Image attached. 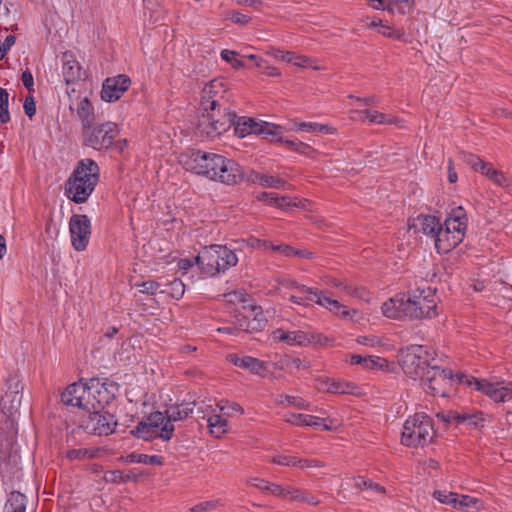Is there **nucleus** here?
Listing matches in <instances>:
<instances>
[{
  "label": "nucleus",
  "instance_id": "obj_47",
  "mask_svg": "<svg viewBox=\"0 0 512 512\" xmlns=\"http://www.w3.org/2000/svg\"><path fill=\"white\" fill-rule=\"evenodd\" d=\"M204 95L208 98L219 99V93L224 92L221 80L214 79L202 89Z\"/></svg>",
  "mask_w": 512,
  "mask_h": 512
},
{
  "label": "nucleus",
  "instance_id": "obj_40",
  "mask_svg": "<svg viewBox=\"0 0 512 512\" xmlns=\"http://www.w3.org/2000/svg\"><path fill=\"white\" fill-rule=\"evenodd\" d=\"M297 128L306 132H318L326 134H334L336 129L329 125L319 124L315 122H301L297 124Z\"/></svg>",
  "mask_w": 512,
  "mask_h": 512
},
{
  "label": "nucleus",
  "instance_id": "obj_44",
  "mask_svg": "<svg viewBox=\"0 0 512 512\" xmlns=\"http://www.w3.org/2000/svg\"><path fill=\"white\" fill-rule=\"evenodd\" d=\"M9 93L6 89L0 87V122L6 124L10 121L8 111Z\"/></svg>",
  "mask_w": 512,
  "mask_h": 512
},
{
  "label": "nucleus",
  "instance_id": "obj_45",
  "mask_svg": "<svg viewBox=\"0 0 512 512\" xmlns=\"http://www.w3.org/2000/svg\"><path fill=\"white\" fill-rule=\"evenodd\" d=\"M433 497L440 503L452 505L454 508L458 505V494L447 491H434Z\"/></svg>",
  "mask_w": 512,
  "mask_h": 512
},
{
  "label": "nucleus",
  "instance_id": "obj_24",
  "mask_svg": "<svg viewBox=\"0 0 512 512\" xmlns=\"http://www.w3.org/2000/svg\"><path fill=\"white\" fill-rule=\"evenodd\" d=\"M131 80L127 75L120 74L107 78L102 85L101 98L106 102L118 100L130 87Z\"/></svg>",
  "mask_w": 512,
  "mask_h": 512
},
{
  "label": "nucleus",
  "instance_id": "obj_6",
  "mask_svg": "<svg viewBox=\"0 0 512 512\" xmlns=\"http://www.w3.org/2000/svg\"><path fill=\"white\" fill-rule=\"evenodd\" d=\"M283 297L296 305L308 307L311 306L312 303H316L336 315H340L342 318L346 319L351 317V311L339 301L332 299L326 295L324 291L306 285L297 287V290L290 294L285 293Z\"/></svg>",
  "mask_w": 512,
  "mask_h": 512
},
{
  "label": "nucleus",
  "instance_id": "obj_62",
  "mask_svg": "<svg viewBox=\"0 0 512 512\" xmlns=\"http://www.w3.org/2000/svg\"><path fill=\"white\" fill-rule=\"evenodd\" d=\"M379 32L386 37L397 39V40H400L404 36V33L402 31L392 30L391 27H389L387 25H381V29L379 30Z\"/></svg>",
  "mask_w": 512,
  "mask_h": 512
},
{
  "label": "nucleus",
  "instance_id": "obj_12",
  "mask_svg": "<svg viewBox=\"0 0 512 512\" xmlns=\"http://www.w3.org/2000/svg\"><path fill=\"white\" fill-rule=\"evenodd\" d=\"M4 395L0 400L2 419H11L15 422V416L19 412L22 401L23 385L16 374L9 375L5 383Z\"/></svg>",
  "mask_w": 512,
  "mask_h": 512
},
{
  "label": "nucleus",
  "instance_id": "obj_23",
  "mask_svg": "<svg viewBox=\"0 0 512 512\" xmlns=\"http://www.w3.org/2000/svg\"><path fill=\"white\" fill-rule=\"evenodd\" d=\"M266 323L267 320L261 307L252 306L248 310V314H239L236 316L235 327L237 332L253 333L264 329Z\"/></svg>",
  "mask_w": 512,
  "mask_h": 512
},
{
  "label": "nucleus",
  "instance_id": "obj_19",
  "mask_svg": "<svg viewBox=\"0 0 512 512\" xmlns=\"http://www.w3.org/2000/svg\"><path fill=\"white\" fill-rule=\"evenodd\" d=\"M69 231L73 248L76 251L85 250L91 235V222L88 216L84 214L72 215L69 221Z\"/></svg>",
  "mask_w": 512,
  "mask_h": 512
},
{
  "label": "nucleus",
  "instance_id": "obj_11",
  "mask_svg": "<svg viewBox=\"0 0 512 512\" xmlns=\"http://www.w3.org/2000/svg\"><path fill=\"white\" fill-rule=\"evenodd\" d=\"M435 290L430 287L417 288L408 296L406 295L410 319L431 318L436 315L437 304L434 299Z\"/></svg>",
  "mask_w": 512,
  "mask_h": 512
},
{
  "label": "nucleus",
  "instance_id": "obj_15",
  "mask_svg": "<svg viewBox=\"0 0 512 512\" xmlns=\"http://www.w3.org/2000/svg\"><path fill=\"white\" fill-rule=\"evenodd\" d=\"M117 425V420L114 415L105 412L104 410H93L83 415L80 427L88 433L107 436L114 432Z\"/></svg>",
  "mask_w": 512,
  "mask_h": 512
},
{
  "label": "nucleus",
  "instance_id": "obj_49",
  "mask_svg": "<svg viewBox=\"0 0 512 512\" xmlns=\"http://www.w3.org/2000/svg\"><path fill=\"white\" fill-rule=\"evenodd\" d=\"M479 503L480 500L475 497H471L469 495H458V505L457 507H464L467 508L468 512H473V510L478 511L479 510Z\"/></svg>",
  "mask_w": 512,
  "mask_h": 512
},
{
  "label": "nucleus",
  "instance_id": "obj_39",
  "mask_svg": "<svg viewBox=\"0 0 512 512\" xmlns=\"http://www.w3.org/2000/svg\"><path fill=\"white\" fill-rule=\"evenodd\" d=\"M165 287V289L160 290V293H167L174 299H180L184 295L185 285L180 279L175 278L166 283Z\"/></svg>",
  "mask_w": 512,
  "mask_h": 512
},
{
  "label": "nucleus",
  "instance_id": "obj_56",
  "mask_svg": "<svg viewBox=\"0 0 512 512\" xmlns=\"http://www.w3.org/2000/svg\"><path fill=\"white\" fill-rule=\"evenodd\" d=\"M141 289V293L154 295L157 292L160 293L161 284L155 280L144 281L138 285Z\"/></svg>",
  "mask_w": 512,
  "mask_h": 512
},
{
  "label": "nucleus",
  "instance_id": "obj_2",
  "mask_svg": "<svg viewBox=\"0 0 512 512\" xmlns=\"http://www.w3.org/2000/svg\"><path fill=\"white\" fill-rule=\"evenodd\" d=\"M16 435V422L11 419L0 420V477L4 483H13L21 476Z\"/></svg>",
  "mask_w": 512,
  "mask_h": 512
},
{
  "label": "nucleus",
  "instance_id": "obj_57",
  "mask_svg": "<svg viewBox=\"0 0 512 512\" xmlns=\"http://www.w3.org/2000/svg\"><path fill=\"white\" fill-rule=\"evenodd\" d=\"M23 109L25 114L31 119L36 114V104L34 97L32 95H28L24 99Z\"/></svg>",
  "mask_w": 512,
  "mask_h": 512
},
{
  "label": "nucleus",
  "instance_id": "obj_58",
  "mask_svg": "<svg viewBox=\"0 0 512 512\" xmlns=\"http://www.w3.org/2000/svg\"><path fill=\"white\" fill-rule=\"evenodd\" d=\"M229 19L238 25L246 26L251 21V17L247 14H243L237 11H233L229 15Z\"/></svg>",
  "mask_w": 512,
  "mask_h": 512
},
{
  "label": "nucleus",
  "instance_id": "obj_3",
  "mask_svg": "<svg viewBox=\"0 0 512 512\" xmlns=\"http://www.w3.org/2000/svg\"><path fill=\"white\" fill-rule=\"evenodd\" d=\"M99 180V166L92 159L78 162L72 175L65 183V192L69 199L79 204L87 201Z\"/></svg>",
  "mask_w": 512,
  "mask_h": 512
},
{
  "label": "nucleus",
  "instance_id": "obj_17",
  "mask_svg": "<svg viewBox=\"0 0 512 512\" xmlns=\"http://www.w3.org/2000/svg\"><path fill=\"white\" fill-rule=\"evenodd\" d=\"M459 382L465 383L467 386L484 393L496 403L510 401L507 385L504 382L491 383L487 380H479L474 377L469 378L464 375L459 377Z\"/></svg>",
  "mask_w": 512,
  "mask_h": 512
},
{
  "label": "nucleus",
  "instance_id": "obj_50",
  "mask_svg": "<svg viewBox=\"0 0 512 512\" xmlns=\"http://www.w3.org/2000/svg\"><path fill=\"white\" fill-rule=\"evenodd\" d=\"M344 291L355 298L369 301L370 293L364 287L353 286L352 284H345Z\"/></svg>",
  "mask_w": 512,
  "mask_h": 512
},
{
  "label": "nucleus",
  "instance_id": "obj_28",
  "mask_svg": "<svg viewBox=\"0 0 512 512\" xmlns=\"http://www.w3.org/2000/svg\"><path fill=\"white\" fill-rule=\"evenodd\" d=\"M228 359L235 366L249 370L253 374L262 375V372L267 371L268 363L252 356H238L237 354H230Z\"/></svg>",
  "mask_w": 512,
  "mask_h": 512
},
{
  "label": "nucleus",
  "instance_id": "obj_9",
  "mask_svg": "<svg viewBox=\"0 0 512 512\" xmlns=\"http://www.w3.org/2000/svg\"><path fill=\"white\" fill-rule=\"evenodd\" d=\"M420 381L427 392L434 396L446 397L450 392L454 375L450 369L441 368L434 363Z\"/></svg>",
  "mask_w": 512,
  "mask_h": 512
},
{
  "label": "nucleus",
  "instance_id": "obj_36",
  "mask_svg": "<svg viewBox=\"0 0 512 512\" xmlns=\"http://www.w3.org/2000/svg\"><path fill=\"white\" fill-rule=\"evenodd\" d=\"M142 476V473L137 469H131L127 472L121 470L109 471L105 478L107 481L114 483H125L129 481H137Z\"/></svg>",
  "mask_w": 512,
  "mask_h": 512
},
{
  "label": "nucleus",
  "instance_id": "obj_32",
  "mask_svg": "<svg viewBox=\"0 0 512 512\" xmlns=\"http://www.w3.org/2000/svg\"><path fill=\"white\" fill-rule=\"evenodd\" d=\"M351 364H359L366 369L385 370L388 367V361L377 356L351 355Z\"/></svg>",
  "mask_w": 512,
  "mask_h": 512
},
{
  "label": "nucleus",
  "instance_id": "obj_31",
  "mask_svg": "<svg viewBox=\"0 0 512 512\" xmlns=\"http://www.w3.org/2000/svg\"><path fill=\"white\" fill-rule=\"evenodd\" d=\"M233 122L234 133L239 138H244L250 134L256 135L260 124V121H257L254 118L246 116L239 117L236 114Z\"/></svg>",
  "mask_w": 512,
  "mask_h": 512
},
{
  "label": "nucleus",
  "instance_id": "obj_34",
  "mask_svg": "<svg viewBox=\"0 0 512 512\" xmlns=\"http://www.w3.org/2000/svg\"><path fill=\"white\" fill-rule=\"evenodd\" d=\"M281 132V126L266 121H260L256 135H261L263 139L266 140L282 142L283 138Z\"/></svg>",
  "mask_w": 512,
  "mask_h": 512
},
{
  "label": "nucleus",
  "instance_id": "obj_30",
  "mask_svg": "<svg viewBox=\"0 0 512 512\" xmlns=\"http://www.w3.org/2000/svg\"><path fill=\"white\" fill-rule=\"evenodd\" d=\"M440 226L441 223L437 217L432 215H418L413 220V224L410 227L434 239Z\"/></svg>",
  "mask_w": 512,
  "mask_h": 512
},
{
  "label": "nucleus",
  "instance_id": "obj_33",
  "mask_svg": "<svg viewBox=\"0 0 512 512\" xmlns=\"http://www.w3.org/2000/svg\"><path fill=\"white\" fill-rule=\"evenodd\" d=\"M285 421L295 426H313L318 427L322 425L323 418L307 415V414H296L288 413L285 415Z\"/></svg>",
  "mask_w": 512,
  "mask_h": 512
},
{
  "label": "nucleus",
  "instance_id": "obj_1",
  "mask_svg": "<svg viewBox=\"0 0 512 512\" xmlns=\"http://www.w3.org/2000/svg\"><path fill=\"white\" fill-rule=\"evenodd\" d=\"M178 160L185 170L227 185L239 183L244 175L236 161L213 152L190 149L181 153Z\"/></svg>",
  "mask_w": 512,
  "mask_h": 512
},
{
  "label": "nucleus",
  "instance_id": "obj_27",
  "mask_svg": "<svg viewBox=\"0 0 512 512\" xmlns=\"http://www.w3.org/2000/svg\"><path fill=\"white\" fill-rule=\"evenodd\" d=\"M272 338L277 342H284L288 345L304 346L311 343L314 340L313 335L300 330L296 331H285L282 328H278L272 332Z\"/></svg>",
  "mask_w": 512,
  "mask_h": 512
},
{
  "label": "nucleus",
  "instance_id": "obj_63",
  "mask_svg": "<svg viewBox=\"0 0 512 512\" xmlns=\"http://www.w3.org/2000/svg\"><path fill=\"white\" fill-rule=\"evenodd\" d=\"M353 487L359 491L369 489L371 487V480L366 479L363 476H357L352 478Z\"/></svg>",
  "mask_w": 512,
  "mask_h": 512
},
{
  "label": "nucleus",
  "instance_id": "obj_42",
  "mask_svg": "<svg viewBox=\"0 0 512 512\" xmlns=\"http://www.w3.org/2000/svg\"><path fill=\"white\" fill-rule=\"evenodd\" d=\"M128 457L130 462L142 463L146 465H161L163 463V457L159 455L132 453Z\"/></svg>",
  "mask_w": 512,
  "mask_h": 512
},
{
  "label": "nucleus",
  "instance_id": "obj_43",
  "mask_svg": "<svg viewBox=\"0 0 512 512\" xmlns=\"http://www.w3.org/2000/svg\"><path fill=\"white\" fill-rule=\"evenodd\" d=\"M277 403L284 404L287 403L289 405H293L298 409L310 410V403L305 401L301 397L291 396V395H279L277 398Z\"/></svg>",
  "mask_w": 512,
  "mask_h": 512
},
{
  "label": "nucleus",
  "instance_id": "obj_7",
  "mask_svg": "<svg viewBox=\"0 0 512 512\" xmlns=\"http://www.w3.org/2000/svg\"><path fill=\"white\" fill-rule=\"evenodd\" d=\"M434 436L432 419L424 413L410 416L403 425L401 443L407 447H424Z\"/></svg>",
  "mask_w": 512,
  "mask_h": 512
},
{
  "label": "nucleus",
  "instance_id": "obj_53",
  "mask_svg": "<svg viewBox=\"0 0 512 512\" xmlns=\"http://www.w3.org/2000/svg\"><path fill=\"white\" fill-rule=\"evenodd\" d=\"M271 462L277 465L296 467L302 463V459L289 455H277L271 459Z\"/></svg>",
  "mask_w": 512,
  "mask_h": 512
},
{
  "label": "nucleus",
  "instance_id": "obj_59",
  "mask_svg": "<svg viewBox=\"0 0 512 512\" xmlns=\"http://www.w3.org/2000/svg\"><path fill=\"white\" fill-rule=\"evenodd\" d=\"M21 81L29 92H34V78L30 70H24L21 74Z\"/></svg>",
  "mask_w": 512,
  "mask_h": 512
},
{
  "label": "nucleus",
  "instance_id": "obj_61",
  "mask_svg": "<svg viewBox=\"0 0 512 512\" xmlns=\"http://www.w3.org/2000/svg\"><path fill=\"white\" fill-rule=\"evenodd\" d=\"M247 244L252 248L264 249V250L270 249V246H271V242H269L267 240H261L256 237H250L247 240Z\"/></svg>",
  "mask_w": 512,
  "mask_h": 512
},
{
  "label": "nucleus",
  "instance_id": "obj_46",
  "mask_svg": "<svg viewBox=\"0 0 512 512\" xmlns=\"http://www.w3.org/2000/svg\"><path fill=\"white\" fill-rule=\"evenodd\" d=\"M260 185L262 187L275 189L286 188V186H289L285 180L268 174H262Z\"/></svg>",
  "mask_w": 512,
  "mask_h": 512
},
{
  "label": "nucleus",
  "instance_id": "obj_54",
  "mask_svg": "<svg viewBox=\"0 0 512 512\" xmlns=\"http://www.w3.org/2000/svg\"><path fill=\"white\" fill-rule=\"evenodd\" d=\"M218 407L228 416H232L235 413L243 414L244 412L243 408L236 402L222 401L218 404Z\"/></svg>",
  "mask_w": 512,
  "mask_h": 512
},
{
  "label": "nucleus",
  "instance_id": "obj_18",
  "mask_svg": "<svg viewBox=\"0 0 512 512\" xmlns=\"http://www.w3.org/2000/svg\"><path fill=\"white\" fill-rule=\"evenodd\" d=\"M89 384L95 410H104L115 399L116 393L119 391V385L109 379L91 378Z\"/></svg>",
  "mask_w": 512,
  "mask_h": 512
},
{
  "label": "nucleus",
  "instance_id": "obj_26",
  "mask_svg": "<svg viewBox=\"0 0 512 512\" xmlns=\"http://www.w3.org/2000/svg\"><path fill=\"white\" fill-rule=\"evenodd\" d=\"M382 313L391 319H410V311L405 294H397L385 301L381 307Z\"/></svg>",
  "mask_w": 512,
  "mask_h": 512
},
{
  "label": "nucleus",
  "instance_id": "obj_16",
  "mask_svg": "<svg viewBox=\"0 0 512 512\" xmlns=\"http://www.w3.org/2000/svg\"><path fill=\"white\" fill-rule=\"evenodd\" d=\"M89 381L75 382L69 385L61 394V401L66 405L79 407L86 411V414L95 410L94 399L90 394Z\"/></svg>",
  "mask_w": 512,
  "mask_h": 512
},
{
  "label": "nucleus",
  "instance_id": "obj_20",
  "mask_svg": "<svg viewBox=\"0 0 512 512\" xmlns=\"http://www.w3.org/2000/svg\"><path fill=\"white\" fill-rule=\"evenodd\" d=\"M193 411L194 403H181L168 406L163 413L164 424L162 426L161 439L164 441L170 440L175 430L173 423L186 419Z\"/></svg>",
  "mask_w": 512,
  "mask_h": 512
},
{
  "label": "nucleus",
  "instance_id": "obj_13",
  "mask_svg": "<svg viewBox=\"0 0 512 512\" xmlns=\"http://www.w3.org/2000/svg\"><path fill=\"white\" fill-rule=\"evenodd\" d=\"M234 112L221 113L220 109L212 113L202 114L199 118L197 129L201 134L209 138H215L233 127Z\"/></svg>",
  "mask_w": 512,
  "mask_h": 512
},
{
  "label": "nucleus",
  "instance_id": "obj_21",
  "mask_svg": "<svg viewBox=\"0 0 512 512\" xmlns=\"http://www.w3.org/2000/svg\"><path fill=\"white\" fill-rule=\"evenodd\" d=\"M163 424L164 414L160 411L152 412L131 430V434L146 441L161 438Z\"/></svg>",
  "mask_w": 512,
  "mask_h": 512
},
{
  "label": "nucleus",
  "instance_id": "obj_22",
  "mask_svg": "<svg viewBox=\"0 0 512 512\" xmlns=\"http://www.w3.org/2000/svg\"><path fill=\"white\" fill-rule=\"evenodd\" d=\"M463 161L473 170L485 175L496 185L500 187H508L510 185L509 178L503 172L495 169L491 163L485 162L478 156L467 153L463 155Z\"/></svg>",
  "mask_w": 512,
  "mask_h": 512
},
{
  "label": "nucleus",
  "instance_id": "obj_8",
  "mask_svg": "<svg viewBox=\"0 0 512 512\" xmlns=\"http://www.w3.org/2000/svg\"><path fill=\"white\" fill-rule=\"evenodd\" d=\"M434 352L422 345H411L400 351V365L403 372L414 380H420L425 372L434 365Z\"/></svg>",
  "mask_w": 512,
  "mask_h": 512
},
{
  "label": "nucleus",
  "instance_id": "obj_55",
  "mask_svg": "<svg viewBox=\"0 0 512 512\" xmlns=\"http://www.w3.org/2000/svg\"><path fill=\"white\" fill-rule=\"evenodd\" d=\"M326 385H327L326 390L329 393H339V394L350 393V391L348 390L349 384H347V383L331 380V381H327Z\"/></svg>",
  "mask_w": 512,
  "mask_h": 512
},
{
  "label": "nucleus",
  "instance_id": "obj_14",
  "mask_svg": "<svg viewBox=\"0 0 512 512\" xmlns=\"http://www.w3.org/2000/svg\"><path fill=\"white\" fill-rule=\"evenodd\" d=\"M234 112L221 113L220 109L212 113L202 114L199 118L197 129L201 134L209 138H215L233 127Z\"/></svg>",
  "mask_w": 512,
  "mask_h": 512
},
{
  "label": "nucleus",
  "instance_id": "obj_35",
  "mask_svg": "<svg viewBox=\"0 0 512 512\" xmlns=\"http://www.w3.org/2000/svg\"><path fill=\"white\" fill-rule=\"evenodd\" d=\"M353 113L359 116H365L371 123L376 124H398L400 120L388 114L372 110H354Z\"/></svg>",
  "mask_w": 512,
  "mask_h": 512
},
{
  "label": "nucleus",
  "instance_id": "obj_41",
  "mask_svg": "<svg viewBox=\"0 0 512 512\" xmlns=\"http://www.w3.org/2000/svg\"><path fill=\"white\" fill-rule=\"evenodd\" d=\"M97 451L88 448L70 449L66 452V458L70 461L92 459L96 456Z\"/></svg>",
  "mask_w": 512,
  "mask_h": 512
},
{
  "label": "nucleus",
  "instance_id": "obj_51",
  "mask_svg": "<svg viewBox=\"0 0 512 512\" xmlns=\"http://www.w3.org/2000/svg\"><path fill=\"white\" fill-rule=\"evenodd\" d=\"M239 54L232 50H223L221 52V58L226 62L230 63L234 68H243L245 63L243 60L238 59Z\"/></svg>",
  "mask_w": 512,
  "mask_h": 512
},
{
  "label": "nucleus",
  "instance_id": "obj_25",
  "mask_svg": "<svg viewBox=\"0 0 512 512\" xmlns=\"http://www.w3.org/2000/svg\"><path fill=\"white\" fill-rule=\"evenodd\" d=\"M62 75L67 85L73 84L79 80L85 79L86 73L77 61L75 55L66 51L62 54Z\"/></svg>",
  "mask_w": 512,
  "mask_h": 512
},
{
  "label": "nucleus",
  "instance_id": "obj_48",
  "mask_svg": "<svg viewBox=\"0 0 512 512\" xmlns=\"http://www.w3.org/2000/svg\"><path fill=\"white\" fill-rule=\"evenodd\" d=\"M476 418H477V415H475V414L450 412L448 417L445 419V421L449 422L451 420H454L457 423L467 422L468 424L476 426L477 425V420H475Z\"/></svg>",
  "mask_w": 512,
  "mask_h": 512
},
{
  "label": "nucleus",
  "instance_id": "obj_52",
  "mask_svg": "<svg viewBox=\"0 0 512 512\" xmlns=\"http://www.w3.org/2000/svg\"><path fill=\"white\" fill-rule=\"evenodd\" d=\"M220 99L208 98L201 92V107L206 113H212L220 109Z\"/></svg>",
  "mask_w": 512,
  "mask_h": 512
},
{
  "label": "nucleus",
  "instance_id": "obj_10",
  "mask_svg": "<svg viewBox=\"0 0 512 512\" xmlns=\"http://www.w3.org/2000/svg\"><path fill=\"white\" fill-rule=\"evenodd\" d=\"M119 133L117 124L105 122L82 131L83 144L95 150L109 149Z\"/></svg>",
  "mask_w": 512,
  "mask_h": 512
},
{
  "label": "nucleus",
  "instance_id": "obj_38",
  "mask_svg": "<svg viewBox=\"0 0 512 512\" xmlns=\"http://www.w3.org/2000/svg\"><path fill=\"white\" fill-rule=\"evenodd\" d=\"M207 423L210 429V433L214 435L216 438L221 437L223 434L227 432L228 422L220 415L215 414L210 416L207 419Z\"/></svg>",
  "mask_w": 512,
  "mask_h": 512
},
{
  "label": "nucleus",
  "instance_id": "obj_4",
  "mask_svg": "<svg viewBox=\"0 0 512 512\" xmlns=\"http://www.w3.org/2000/svg\"><path fill=\"white\" fill-rule=\"evenodd\" d=\"M467 222V214L463 207L458 206L451 209L434 238L438 253L446 254L463 241Z\"/></svg>",
  "mask_w": 512,
  "mask_h": 512
},
{
  "label": "nucleus",
  "instance_id": "obj_60",
  "mask_svg": "<svg viewBox=\"0 0 512 512\" xmlns=\"http://www.w3.org/2000/svg\"><path fill=\"white\" fill-rule=\"evenodd\" d=\"M217 506V501H206L199 503L190 508V512H207Z\"/></svg>",
  "mask_w": 512,
  "mask_h": 512
},
{
  "label": "nucleus",
  "instance_id": "obj_5",
  "mask_svg": "<svg viewBox=\"0 0 512 512\" xmlns=\"http://www.w3.org/2000/svg\"><path fill=\"white\" fill-rule=\"evenodd\" d=\"M195 262L204 277H213L220 272H225L237 264L236 254L222 245H210L204 247L197 256Z\"/></svg>",
  "mask_w": 512,
  "mask_h": 512
},
{
  "label": "nucleus",
  "instance_id": "obj_37",
  "mask_svg": "<svg viewBox=\"0 0 512 512\" xmlns=\"http://www.w3.org/2000/svg\"><path fill=\"white\" fill-rule=\"evenodd\" d=\"M26 496L20 492H12L6 502L5 508L9 512H25Z\"/></svg>",
  "mask_w": 512,
  "mask_h": 512
},
{
  "label": "nucleus",
  "instance_id": "obj_64",
  "mask_svg": "<svg viewBox=\"0 0 512 512\" xmlns=\"http://www.w3.org/2000/svg\"><path fill=\"white\" fill-rule=\"evenodd\" d=\"M243 177L240 179V182L243 181V180H246L250 183H259L261 182V177H262V174L261 173H258L254 170H247L245 171L243 169Z\"/></svg>",
  "mask_w": 512,
  "mask_h": 512
},
{
  "label": "nucleus",
  "instance_id": "obj_29",
  "mask_svg": "<svg viewBox=\"0 0 512 512\" xmlns=\"http://www.w3.org/2000/svg\"><path fill=\"white\" fill-rule=\"evenodd\" d=\"M75 110L82 124V131L93 125L95 121L94 108L87 97L79 98L76 103L70 104V109Z\"/></svg>",
  "mask_w": 512,
  "mask_h": 512
}]
</instances>
